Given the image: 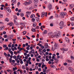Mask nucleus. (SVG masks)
Instances as JSON below:
<instances>
[{"label":"nucleus","mask_w":74,"mask_h":74,"mask_svg":"<svg viewBox=\"0 0 74 74\" xmlns=\"http://www.w3.org/2000/svg\"><path fill=\"white\" fill-rule=\"evenodd\" d=\"M20 61H21L20 62V63L21 64H23V61L22 60V59H20Z\"/></svg>","instance_id":"28"},{"label":"nucleus","mask_w":74,"mask_h":74,"mask_svg":"<svg viewBox=\"0 0 74 74\" xmlns=\"http://www.w3.org/2000/svg\"><path fill=\"white\" fill-rule=\"evenodd\" d=\"M13 24H12V22H10L9 23H8V25H10V26H12V25H13Z\"/></svg>","instance_id":"13"},{"label":"nucleus","mask_w":74,"mask_h":74,"mask_svg":"<svg viewBox=\"0 0 74 74\" xmlns=\"http://www.w3.org/2000/svg\"><path fill=\"white\" fill-rule=\"evenodd\" d=\"M36 29H40V28H39V26H36Z\"/></svg>","instance_id":"50"},{"label":"nucleus","mask_w":74,"mask_h":74,"mask_svg":"<svg viewBox=\"0 0 74 74\" xmlns=\"http://www.w3.org/2000/svg\"><path fill=\"white\" fill-rule=\"evenodd\" d=\"M7 71L8 72V73H10L11 71V70H7Z\"/></svg>","instance_id":"51"},{"label":"nucleus","mask_w":74,"mask_h":74,"mask_svg":"<svg viewBox=\"0 0 74 74\" xmlns=\"http://www.w3.org/2000/svg\"><path fill=\"white\" fill-rule=\"evenodd\" d=\"M52 18H53V16H51L50 17H49V19H51Z\"/></svg>","instance_id":"62"},{"label":"nucleus","mask_w":74,"mask_h":74,"mask_svg":"<svg viewBox=\"0 0 74 74\" xmlns=\"http://www.w3.org/2000/svg\"><path fill=\"white\" fill-rule=\"evenodd\" d=\"M55 16L56 18H58V14H56Z\"/></svg>","instance_id":"52"},{"label":"nucleus","mask_w":74,"mask_h":74,"mask_svg":"<svg viewBox=\"0 0 74 74\" xmlns=\"http://www.w3.org/2000/svg\"><path fill=\"white\" fill-rule=\"evenodd\" d=\"M50 26H51V27H52V26H53V24L51 23L50 24Z\"/></svg>","instance_id":"48"},{"label":"nucleus","mask_w":74,"mask_h":74,"mask_svg":"<svg viewBox=\"0 0 74 74\" xmlns=\"http://www.w3.org/2000/svg\"><path fill=\"white\" fill-rule=\"evenodd\" d=\"M47 30H45L43 32L42 34H43V35L44 34H47Z\"/></svg>","instance_id":"11"},{"label":"nucleus","mask_w":74,"mask_h":74,"mask_svg":"<svg viewBox=\"0 0 74 74\" xmlns=\"http://www.w3.org/2000/svg\"><path fill=\"white\" fill-rule=\"evenodd\" d=\"M24 4L25 5H29V3L27 2H26L24 3Z\"/></svg>","instance_id":"24"},{"label":"nucleus","mask_w":74,"mask_h":74,"mask_svg":"<svg viewBox=\"0 0 74 74\" xmlns=\"http://www.w3.org/2000/svg\"><path fill=\"white\" fill-rule=\"evenodd\" d=\"M10 53L11 55H13V52H12V51H11L10 52Z\"/></svg>","instance_id":"59"},{"label":"nucleus","mask_w":74,"mask_h":74,"mask_svg":"<svg viewBox=\"0 0 74 74\" xmlns=\"http://www.w3.org/2000/svg\"><path fill=\"white\" fill-rule=\"evenodd\" d=\"M4 38H7V36L6 35H5L4 36Z\"/></svg>","instance_id":"54"},{"label":"nucleus","mask_w":74,"mask_h":74,"mask_svg":"<svg viewBox=\"0 0 74 74\" xmlns=\"http://www.w3.org/2000/svg\"><path fill=\"white\" fill-rule=\"evenodd\" d=\"M48 6L49 9L50 10H51V9H52V4L51 3H49L48 5Z\"/></svg>","instance_id":"3"},{"label":"nucleus","mask_w":74,"mask_h":74,"mask_svg":"<svg viewBox=\"0 0 74 74\" xmlns=\"http://www.w3.org/2000/svg\"><path fill=\"white\" fill-rule=\"evenodd\" d=\"M45 15V12H43L41 14V17L42 18H43Z\"/></svg>","instance_id":"12"},{"label":"nucleus","mask_w":74,"mask_h":74,"mask_svg":"<svg viewBox=\"0 0 74 74\" xmlns=\"http://www.w3.org/2000/svg\"><path fill=\"white\" fill-rule=\"evenodd\" d=\"M7 11L9 12H11V9H7Z\"/></svg>","instance_id":"41"},{"label":"nucleus","mask_w":74,"mask_h":74,"mask_svg":"<svg viewBox=\"0 0 74 74\" xmlns=\"http://www.w3.org/2000/svg\"><path fill=\"white\" fill-rule=\"evenodd\" d=\"M38 71H41V69L40 68L38 69Z\"/></svg>","instance_id":"61"},{"label":"nucleus","mask_w":74,"mask_h":74,"mask_svg":"<svg viewBox=\"0 0 74 74\" xmlns=\"http://www.w3.org/2000/svg\"><path fill=\"white\" fill-rule=\"evenodd\" d=\"M63 24H64L63 21H61L60 23V26H63Z\"/></svg>","instance_id":"9"},{"label":"nucleus","mask_w":74,"mask_h":74,"mask_svg":"<svg viewBox=\"0 0 74 74\" xmlns=\"http://www.w3.org/2000/svg\"><path fill=\"white\" fill-rule=\"evenodd\" d=\"M5 27V26H3V25H2L1 26V29H4V28Z\"/></svg>","instance_id":"45"},{"label":"nucleus","mask_w":74,"mask_h":74,"mask_svg":"<svg viewBox=\"0 0 74 74\" xmlns=\"http://www.w3.org/2000/svg\"><path fill=\"white\" fill-rule=\"evenodd\" d=\"M26 33H27V32H26V31H24L23 32V33L24 35H25V34H26Z\"/></svg>","instance_id":"37"},{"label":"nucleus","mask_w":74,"mask_h":74,"mask_svg":"<svg viewBox=\"0 0 74 74\" xmlns=\"http://www.w3.org/2000/svg\"><path fill=\"white\" fill-rule=\"evenodd\" d=\"M12 2L13 3H14V4H16V0H12Z\"/></svg>","instance_id":"23"},{"label":"nucleus","mask_w":74,"mask_h":74,"mask_svg":"<svg viewBox=\"0 0 74 74\" xmlns=\"http://www.w3.org/2000/svg\"><path fill=\"white\" fill-rule=\"evenodd\" d=\"M38 67L40 68L41 67V63H39L38 65Z\"/></svg>","instance_id":"38"},{"label":"nucleus","mask_w":74,"mask_h":74,"mask_svg":"<svg viewBox=\"0 0 74 74\" xmlns=\"http://www.w3.org/2000/svg\"><path fill=\"white\" fill-rule=\"evenodd\" d=\"M67 64V63L66 62H65L64 63V66H66Z\"/></svg>","instance_id":"55"},{"label":"nucleus","mask_w":74,"mask_h":74,"mask_svg":"<svg viewBox=\"0 0 74 74\" xmlns=\"http://www.w3.org/2000/svg\"><path fill=\"white\" fill-rule=\"evenodd\" d=\"M26 70H27V71H28L29 70V69L27 67H26Z\"/></svg>","instance_id":"64"},{"label":"nucleus","mask_w":74,"mask_h":74,"mask_svg":"<svg viewBox=\"0 0 74 74\" xmlns=\"http://www.w3.org/2000/svg\"><path fill=\"white\" fill-rule=\"evenodd\" d=\"M7 47V45H3V48H6Z\"/></svg>","instance_id":"63"},{"label":"nucleus","mask_w":74,"mask_h":74,"mask_svg":"<svg viewBox=\"0 0 74 74\" xmlns=\"http://www.w3.org/2000/svg\"><path fill=\"white\" fill-rule=\"evenodd\" d=\"M8 47H9V48H11V45L10 44H9L8 45Z\"/></svg>","instance_id":"57"},{"label":"nucleus","mask_w":74,"mask_h":74,"mask_svg":"<svg viewBox=\"0 0 74 74\" xmlns=\"http://www.w3.org/2000/svg\"><path fill=\"white\" fill-rule=\"evenodd\" d=\"M34 3L35 4H37V3H38V0H34Z\"/></svg>","instance_id":"20"},{"label":"nucleus","mask_w":74,"mask_h":74,"mask_svg":"<svg viewBox=\"0 0 74 74\" xmlns=\"http://www.w3.org/2000/svg\"><path fill=\"white\" fill-rule=\"evenodd\" d=\"M25 36L27 37V38L28 40L30 39V37H28V36Z\"/></svg>","instance_id":"43"},{"label":"nucleus","mask_w":74,"mask_h":74,"mask_svg":"<svg viewBox=\"0 0 74 74\" xmlns=\"http://www.w3.org/2000/svg\"><path fill=\"white\" fill-rule=\"evenodd\" d=\"M36 20L37 22H39L40 21V18L38 17L36 18Z\"/></svg>","instance_id":"21"},{"label":"nucleus","mask_w":74,"mask_h":74,"mask_svg":"<svg viewBox=\"0 0 74 74\" xmlns=\"http://www.w3.org/2000/svg\"><path fill=\"white\" fill-rule=\"evenodd\" d=\"M43 53H44V52L43 51H41L40 52V53L41 55H43Z\"/></svg>","instance_id":"33"},{"label":"nucleus","mask_w":74,"mask_h":74,"mask_svg":"<svg viewBox=\"0 0 74 74\" xmlns=\"http://www.w3.org/2000/svg\"><path fill=\"white\" fill-rule=\"evenodd\" d=\"M20 2H18L17 3V6H19V5H20Z\"/></svg>","instance_id":"56"},{"label":"nucleus","mask_w":74,"mask_h":74,"mask_svg":"<svg viewBox=\"0 0 74 74\" xmlns=\"http://www.w3.org/2000/svg\"><path fill=\"white\" fill-rule=\"evenodd\" d=\"M31 20L32 21V22H35V21H36V19L34 18H33Z\"/></svg>","instance_id":"30"},{"label":"nucleus","mask_w":74,"mask_h":74,"mask_svg":"<svg viewBox=\"0 0 74 74\" xmlns=\"http://www.w3.org/2000/svg\"><path fill=\"white\" fill-rule=\"evenodd\" d=\"M48 35L49 36H51L52 38L55 37L56 36V32L54 33L53 34V32H51L48 34Z\"/></svg>","instance_id":"1"},{"label":"nucleus","mask_w":74,"mask_h":74,"mask_svg":"<svg viewBox=\"0 0 74 74\" xmlns=\"http://www.w3.org/2000/svg\"><path fill=\"white\" fill-rule=\"evenodd\" d=\"M5 21H7V22H8L9 21V19L8 18H6L5 19Z\"/></svg>","instance_id":"34"},{"label":"nucleus","mask_w":74,"mask_h":74,"mask_svg":"<svg viewBox=\"0 0 74 74\" xmlns=\"http://www.w3.org/2000/svg\"><path fill=\"white\" fill-rule=\"evenodd\" d=\"M16 56H14L13 57V59H16Z\"/></svg>","instance_id":"60"},{"label":"nucleus","mask_w":74,"mask_h":74,"mask_svg":"<svg viewBox=\"0 0 74 74\" xmlns=\"http://www.w3.org/2000/svg\"><path fill=\"white\" fill-rule=\"evenodd\" d=\"M70 20L71 21H74V17H72L71 18Z\"/></svg>","instance_id":"31"},{"label":"nucleus","mask_w":74,"mask_h":74,"mask_svg":"<svg viewBox=\"0 0 74 74\" xmlns=\"http://www.w3.org/2000/svg\"><path fill=\"white\" fill-rule=\"evenodd\" d=\"M32 31L33 32H36V29H35L34 28H32Z\"/></svg>","instance_id":"40"},{"label":"nucleus","mask_w":74,"mask_h":74,"mask_svg":"<svg viewBox=\"0 0 74 74\" xmlns=\"http://www.w3.org/2000/svg\"><path fill=\"white\" fill-rule=\"evenodd\" d=\"M66 62L68 63H73V62L72 60H66Z\"/></svg>","instance_id":"10"},{"label":"nucleus","mask_w":74,"mask_h":74,"mask_svg":"<svg viewBox=\"0 0 74 74\" xmlns=\"http://www.w3.org/2000/svg\"><path fill=\"white\" fill-rule=\"evenodd\" d=\"M56 36L57 38H58V37H60V33H58L57 34V33H56Z\"/></svg>","instance_id":"7"},{"label":"nucleus","mask_w":74,"mask_h":74,"mask_svg":"<svg viewBox=\"0 0 74 74\" xmlns=\"http://www.w3.org/2000/svg\"><path fill=\"white\" fill-rule=\"evenodd\" d=\"M69 69L70 72H74V69L71 67H69Z\"/></svg>","instance_id":"6"},{"label":"nucleus","mask_w":74,"mask_h":74,"mask_svg":"<svg viewBox=\"0 0 74 74\" xmlns=\"http://www.w3.org/2000/svg\"><path fill=\"white\" fill-rule=\"evenodd\" d=\"M14 74H19V72L17 71H14Z\"/></svg>","instance_id":"27"},{"label":"nucleus","mask_w":74,"mask_h":74,"mask_svg":"<svg viewBox=\"0 0 74 74\" xmlns=\"http://www.w3.org/2000/svg\"><path fill=\"white\" fill-rule=\"evenodd\" d=\"M35 17V15L34 14H31V16H30L31 18H33Z\"/></svg>","instance_id":"16"},{"label":"nucleus","mask_w":74,"mask_h":74,"mask_svg":"<svg viewBox=\"0 0 74 74\" xmlns=\"http://www.w3.org/2000/svg\"><path fill=\"white\" fill-rule=\"evenodd\" d=\"M33 26L34 27H35L36 26H37V23L36 22H34L33 23Z\"/></svg>","instance_id":"26"},{"label":"nucleus","mask_w":74,"mask_h":74,"mask_svg":"<svg viewBox=\"0 0 74 74\" xmlns=\"http://www.w3.org/2000/svg\"><path fill=\"white\" fill-rule=\"evenodd\" d=\"M8 47H6L5 49H4V50L5 51L6 50H8Z\"/></svg>","instance_id":"42"},{"label":"nucleus","mask_w":74,"mask_h":74,"mask_svg":"<svg viewBox=\"0 0 74 74\" xmlns=\"http://www.w3.org/2000/svg\"><path fill=\"white\" fill-rule=\"evenodd\" d=\"M42 27L43 28H45V26H41L40 27V29L42 30V31H43L44 30V29H42Z\"/></svg>","instance_id":"25"},{"label":"nucleus","mask_w":74,"mask_h":74,"mask_svg":"<svg viewBox=\"0 0 74 74\" xmlns=\"http://www.w3.org/2000/svg\"><path fill=\"white\" fill-rule=\"evenodd\" d=\"M0 25H3V22L2 21H0Z\"/></svg>","instance_id":"58"},{"label":"nucleus","mask_w":74,"mask_h":74,"mask_svg":"<svg viewBox=\"0 0 74 74\" xmlns=\"http://www.w3.org/2000/svg\"><path fill=\"white\" fill-rule=\"evenodd\" d=\"M44 67H46V65L45 64H42V68H44Z\"/></svg>","instance_id":"39"},{"label":"nucleus","mask_w":74,"mask_h":74,"mask_svg":"<svg viewBox=\"0 0 74 74\" xmlns=\"http://www.w3.org/2000/svg\"><path fill=\"white\" fill-rule=\"evenodd\" d=\"M25 65H23L22 67V69H24V70H25Z\"/></svg>","instance_id":"44"},{"label":"nucleus","mask_w":74,"mask_h":74,"mask_svg":"<svg viewBox=\"0 0 74 74\" xmlns=\"http://www.w3.org/2000/svg\"><path fill=\"white\" fill-rule=\"evenodd\" d=\"M14 22L15 25H18V23L16 22V20H14Z\"/></svg>","instance_id":"17"},{"label":"nucleus","mask_w":74,"mask_h":74,"mask_svg":"<svg viewBox=\"0 0 74 74\" xmlns=\"http://www.w3.org/2000/svg\"><path fill=\"white\" fill-rule=\"evenodd\" d=\"M65 39L66 41V42H67V41H68V40L69 39V38L66 37H65Z\"/></svg>","instance_id":"32"},{"label":"nucleus","mask_w":74,"mask_h":74,"mask_svg":"<svg viewBox=\"0 0 74 74\" xmlns=\"http://www.w3.org/2000/svg\"><path fill=\"white\" fill-rule=\"evenodd\" d=\"M26 14L27 15H30L31 14V12H29V11L26 12Z\"/></svg>","instance_id":"15"},{"label":"nucleus","mask_w":74,"mask_h":74,"mask_svg":"<svg viewBox=\"0 0 74 74\" xmlns=\"http://www.w3.org/2000/svg\"><path fill=\"white\" fill-rule=\"evenodd\" d=\"M74 4H72L71 5H70L69 6V7H70L71 8V9H72L73 7H74Z\"/></svg>","instance_id":"14"},{"label":"nucleus","mask_w":74,"mask_h":74,"mask_svg":"<svg viewBox=\"0 0 74 74\" xmlns=\"http://www.w3.org/2000/svg\"><path fill=\"white\" fill-rule=\"evenodd\" d=\"M3 15L2 14H0V18H3Z\"/></svg>","instance_id":"46"},{"label":"nucleus","mask_w":74,"mask_h":74,"mask_svg":"<svg viewBox=\"0 0 74 74\" xmlns=\"http://www.w3.org/2000/svg\"><path fill=\"white\" fill-rule=\"evenodd\" d=\"M32 9H33V7H31L29 8V10H32Z\"/></svg>","instance_id":"47"},{"label":"nucleus","mask_w":74,"mask_h":74,"mask_svg":"<svg viewBox=\"0 0 74 74\" xmlns=\"http://www.w3.org/2000/svg\"><path fill=\"white\" fill-rule=\"evenodd\" d=\"M14 47H15V45H14V44H12V47L11 48H14Z\"/></svg>","instance_id":"49"},{"label":"nucleus","mask_w":74,"mask_h":74,"mask_svg":"<svg viewBox=\"0 0 74 74\" xmlns=\"http://www.w3.org/2000/svg\"><path fill=\"white\" fill-rule=\"evenodd\" d=\"M67 13L66 12H61L60 13V15L62 16H64L66 15Z\"/></svg>","instance_id":"4"},{"label":"nucleus","mask_w":74,"mask_h":74,"mask_svg":"<svg viewBox=\"0 0 74 74\" xmlns=\"http://www.w3.org/2000/svg\"><path fill=\"white\" fill-rule=\"evenodd\" d=\"M71 59H74V57L73 56H71Z\"/></svg>","instance_id":"53"},{"label":"nucleus","mask_w":74,"mask_h":74,"mask_svg":"<svg viewBox=\"0 0 74 74\" xmlns=\"http://www.w3.org/2000/svg\"><path fill=\"white\" fill-rule=\"evenodd\" d=\"M44 46L45 48H49V46H48V43H46Z\"/></svg>","instance_id":"18"},{"label":"nucleus","mask_w":74,"mask_h":74,"mask_svg":"<svg viewBox=\"0 0 74 74\" xmlns=\"http://www.w3.org/2000/svg\"><path fill=\"white\" fill-rule=\"evenodd\" d=\"M28 3L29 4H30L32 3V1H31V0H29V1Z\"/></svg>","instance_id":"35"},{"label":"nucleus","mask_w":74,"mask_h":74,"mask_svg":"<svg viewBox=\"0 0 74 74\" xmlns=\"http://www.w3.org/2000/svg\"><path fill=\"white\" fill-rule=\"evenodd\" d=\"M13 70L14 71H15V70H17V69L16 68V67H14L13 68Z\"/></svg>","instance_id":"29"},{"label":"nucleus","mask_w":74,"mask_h":74,"mask_svg":"<svg viewBox=\"0 0 74 74\" xmlns=\"http://www.w3.org/2000/svg\"><path fill=\"white\" fill-rule=\"evenodd\" d=\"M20 15L22 17H23V16L24 15V14H23V13H20Z\"/></svg>","instance_id":"36"},{"label":"nucleus","mask_w":74,"mask_h":74,"mask_svg":"<svg viewBox=\"0 0 74 74\" xmlns=\"http://www.w3.org/2000/svg\"><path fill=\"white\" fill-rule=\"evenodd\" d=\"M21 25H22V26H23V27H24V28H26V26L25 25H24V24H23V23H21Z\"/></svg>","instance_id":"22"},{"label":"nucleus","mask_w":74,"mask_h":74,"mask_svg":"<svg viewBox=\"0 0 74 74\" xmlns=\"http://www.w3.org/2000/svg\"><path fill=\"white\" fill-rule=\"evenodd\" d=\"M62 50L63 51H68V49L63 48Z\"/></svg>","instance_id":"19"},{"label":"nucleus","mask_w":74,"mask_h":74,"mask_svg":"<svg viewBox=\"0 0 74 74\" xmlns=\"http://www.w3.org/2000/svg\"><path fill=\"white\" fill-rule=\"evenodd\" d=\"M54 50H55L56 49H58V48L59 47V45H58V44L57 43H55L54 45Z\"/></svg>","instance_id":"2"},{"label":"nucleus","mask_w":74,"mask_h":74,"mask_svg":"<svg viewBox=\"0 0 74 74\" xmlns=\"http://www.w3.org/2000/svg\"><path fill=\"white\" fill-rule=\"evenodd\" d=\"M16 58L17 59H15V60H18V59H19V60H20V59H20V55H18L16 56Z\"/></svg>","instance_id":"8"},{"label":"nucleus","mask_w":74,"mask_h":74,"mask_svg":"<svg viewBox=\"0 0 74 74\" xmlns=\"http://www.w3.org/2000/svg\"><path fill=\"white\" fill-rule=\"evenodd\" d=\"M34 53H35L34 50L33 49L32 50L30 51H29V54H31V53H33V54H34Z\"/></svg>","instance_id":"5"}]
</instances>
